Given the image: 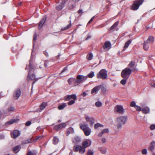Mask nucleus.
Segmentation results:
<instances>
[{
  "label": "nucleus",
  "instance_id": "nucleus-1",
  "mask_svg": "<svg viewBox=\"0 0 155 155\" xmlns=\"http://www.w3.org/2000/svg\"><path fill=\"white\" fill-rule=\"evenodd\" d=\"M127 117L126 116H121L117 117V125L118 129H120L122 125L125 124Z\"/></svg>",
  "mask_w": 155,
  "mask_h": 155
},
{
  "label": "nucleus",
  "instance_id": "nucleus-2",
  "mask_svg": "<svg viewBox=\"0 0 155 155\" xmlns=\"http://www.w3.org/2000/svg\"><path fill=\"white\" fill-rule=\"evenodd\" d=\"M132 69L127 67L123 69L121 72V76L123 78L128 79L132 73Z\"/></svg>",
  "mask_w": 155,
  "mask_h": 155
},
{
  "label": "nucleus",
  "instance_id": "nucleus-3",
  "mask_svg": "<svg viewBox=\"0 0 155 155\" xmlns=\"http://www.w3.org/2000/svg\"><path fill=\"white\" fill-rule=\"evenodd\" d=\"M144 1H145V0H136L134 1L131 7V9L133 11L137 10L139 8L140 6Z\"/></svg>",
  "mask_w": 155,
  "mask_h": 155
},
{
  "label": "nucleus",
  "instance_id": "nucleus-4",
  "mask_svg": "<svg viewBox=\"0 0 155 155\" xmlns=\"http://www.w3.org/2000/svg\"><path fill=\"white\" fill-rule=\"evenodd\" d=\"M80 125V128L82 130L85 135L86 136H88L90 134L91 130L88 127L87 124H81Z\"/></svg>",
  "mask_w": 155,
  "mask_h": 155
},
{
  "label": "nucleus",
  "instance_id": "nucleus-5",
  "mask_svg": "<svg viewBox=\"0 0 155 155\" xmlns=\"http://www.w3.org/2000/svg\"><path fill=\"white\" fill-rule=\"evenodd\" d=\"M107 76V71L104 69L101 70L97 75V78L103 80L106 79Z\"/></svg>",
  "mask_w": 155,
  "mask_h": 155
},
{
  "label": "nucleus",
  "instance_id": "nucleus-6",
  "mask_svg": "<svg viewBox=\"0 0 155 155\" xmlns=\"http://www.w3.org/2000/svg\"><path fill=\"white\" fill-rule=\"evenodd\" d=\"M73 150L74 152H79L81 154H83L85 152L86 150L82 146L77 145L73 147Z\"/></svg>",
  "mask_w": 155,
  "mask_h": 155
},
{
  "label": "nucleus",
  "instance_id": "nucleus-7",
  "mask_svg": "<svg viewBox=\"0 0 155 155\" xmlns=\"http://www.w3.org/2000/svg\"><path fill=\"white\" fill-rule=\"evenodd\" d=\"M114 111L115 113L123 114L124 112V110L122 106L120 105H117L115 107Z\"/></svg>",
  "mask_w": 155,
  "mask_h": 155
},
{
  "label": "nucleus",
  "instance_id": "nucleus-8",
  "mask_svg": "<svg viewBox=\"0 0 155 155\" xmlns=\"http://www.w3.org/2000/svg\"><path fill=\"white\" fill-rule=\"evenodd\" d=\"M21 91L20 88H18L15 90L13 93V97L15 100H18L20 96Z\"/></svg>",
  "mask_w": 155,
  "mask_h": 155
},
{
  "label": "nucleus",
  "instance_id": "nucleus-9",
  "mask_svg": "<svg viewBox=\"0 0 155 155\" xmlns=\"http://www.w3.org/2000/svg\"><path fill=\"white\" fill-rule=\"evenodd\" d=\"M87 78V76H84L80 75H78L77 76L76 79V83L78 84L83 81L86 80Z\"/></svg>",
  "mask_w": 155,
  "mask_h": 155
},
{
  "label": "nucleus",
  "instance_id": "nucleus-10",
  "mask_svg": "<svg viewBox=\"0 0 155 155\" xmlns=\"http://www.w3.org/2000/svg\"><path fill=\"white\" fill-rule=\"evenodd\" d=\"M91 144V141L90 140H87L82 143V146L85 149L90 146Z\"/></svg>",
  "mask_w": 155,
  "mask_h": 155
},
{
  "label": "nucleus",
  "instance_id": "nucleus-11",
  "mask_svg": "<svg viewBox=\"0 0 155 155\" xmlns=\"http://www.w3.org/2000/svg\"><path fill=\"white\" fill-rule=\"evenodd\" d=\"M68 81L70 85H72L73 86H76L78 85V84L76 83V79L74 78H69Z\"/></svg>",
  "mask_w": 155,
  "mask_h": 155
},
{
  "label": "nucleus",
  "instance_id": "nucleus-12",
  "mask_svg": "<svg viewBox=\"0 0 155 155\" xmlns=\"http://www.w3.org/2000/svg\"><path fill=\"white\" fill-rule=\"evenodd\" d=\"M29 66L30 69L29 71L28 75H29L30 74H31V71H34V69L35 67V66L33 64L32 60L31 59H30V60Z\"/></svg>",
  "mask_w": 155,
  "mask_h": 155
},
{
  "label": "nucleus",
  "instance_id": "nucleus-13",
  "mask_svg": "<svg viewBox=\"0 0 155 155\" xmlns=\"http://www.w3.org/2000/svg\"><path fill=\"white\" fill-rule=\"evenodd\" d=\"M66 126V124L65 123H62L55 126L54 128V129L56 130H59L63 127H65Z\"/></svg>",
  "mask_w": 155,
  "mask_h": 155
},
{
  "label": "nucleus",
  "instance_id": "nucleus-14",
  "mask_svg": "<svg viewBox=\"0 0 155 155\" xmlns=\"http://www.w3.org/2000/svg\"><path fill=\"white\" fill-rule=\"evenodd\" d=\"M46 20V17L45 16H43L41 20L39 22L38 27V29H40L41 28L45 22Z\"/></svg>",
  "mask_w": 155,
  "mask_h": 155
},
{
  "label": "nucleus",
  "instance_id": "nucleus-15",
  "mask_svg": "<svg viewBox=\"0 0 155 155\" xmlns=\"http://www.w3.org/2000/svg\"><path fill=\"white\" fill-rule=\"evenodd\" d=\"M72 99L74 100L77 99V96L74 94H72L71 95H68L65 98V100L66 101H68L70 99Z\"/></svg>",
  "mask_w": 155,
  "mask_h": 155
},
{
  "label": "nucleus",
  "instance_id": "nucleus-16",
  "mask_svg": "<svg viewBox=\"0 0 155 155\" xmlns=\"http://www.w3.org/2000/svg\"><path fill=\"white\" fill-rule=\"evenodd\" d=\"M20 135V132L18 130H15L13 132L12 134V137L16 138Z\"/></svg>",
  "mask_w": 155,
  "mask_h": 155
},
{
  "label": "nucleus",
  "instance_id": "nucleus-17",
  "mask_svg": "<svg viewBox=\"0 0 155 155\" xmlns=\"http://www.w3.org/2000/svg\"><path fill=\"white\" fill-rule=\"evenodd\" d=\"M101 86H98L94 87L92 90L91 92V94L94 93L97 94L98 91L100 89Z\"/></svg>",
  "mask_w": 155,
  "mask_h": 155
},
{
  "label": "nucleus",
  "instance_id": "nucleus-18",
  "mask_svg": "<svg viewBox=\"0 0 155 155\" xmlns=\"http://www.w3.org/2000/svg\"><path fill=\"white\" fill-rule=\"evenodd\" d=\"M119 22L118 21H117L115 22L112 26L110 28V31L112 32L115 31L118 25Z\"/></svg>",
  "mask_w": 155,
  "mask_h": 155
},
{
  "label": "nucleus",
  "instance_id": "nucleus-19",
  "mask_svg": "<svg viewBox=\"0 0 155 155\" xmlns=\"http://www.w3.org/2000/svg\"><path fill=\"white\" fill-rule=\"evenodd\" d=\"M28 76H30V78L31 80L34 81L32 84H34L39 78H36L34 74H32L29 75H28Z\"/></svg>",
  "mask_w": 155,
  "mask_h": 155
},
{
  "label": "nucleus",
  "instance_id": "nucleus-20",
  "mask_svg": "<svg viewBox=\"0 0 155 155\" xmlns=\"http://www.w3.org/2000/svg\"><path fill=\"white\" fill-rule=\"evenodd\" d=\"M154 41V38L152 36H150L148 39L145 42L149 44H152Z\"/></svg>",
  "mask_w": 155,
  "mask_h": 155
},
{
  "label": "nucleus",
  "instance_id": "nucleus-21",
  "mask_svg": "<svg viewBox=\"0 0 155 155\" xmlns=\"http://www.w3.org/2000/svg\"><path fill=\"white\" fill-rule=\"evenodd\" d=\"M111 45V44L110 41H106L104 42V45L103 46V47L104 49H105L110 47Z\"/></svg>",
  "mask_w": 155,
  "mask_h": 155
},
{
  "label": "nucleus",
  "instance_id": "nucleus-22",
  "mask_svg": "<svg viewBox=\"0 0 155 155\" xmlns=\"http://www.w3.org/2000/svg\"><path fill=\"white\" fill-rule=\"evenodd\" d=\"M65 2H62L61 5H58L56 7V9L58 11H60L63 8Z\"/></svg>",
  "mask_w": 155,
  "mask_h": 155
},
{
  "label": "nucleus",
  "instance_id": "nucleus-23",
  "mask_svg": "<svg viewBox=\"0 0 155 155\" xmlns=\"http://www.w3.org/2000/svg\"><path fill=\"white\" fill-rule=\"evenodd\" d=\"M74 132V129L71 127L68 128L67 130L66 135L68 136L70 134H73Z\"/></svg>",
  "mask_w": 155,
  "mask_h": 155
},
{
  "label": "nucleus",
  "instance_id": "nucleus-24",
  "mask_svg": "<svg viewBox=\"0 0 155 155\" xmlns=\"http://www.w3.org/2000/svg\"><path fill=\"white\" fill-rule=\"evenodd\" d=\"M20 146L19 145L16 146L12 149V151L14 153H17L20 151Z\"/></svg>",
  "mask_w": 155,
  "mask_h": 155
},
{
  "label": "nucleus",
  "instance_id": "nucleus-25",
  "mask_svg": "<svg viewBox=\"0 0 155 155\" xmlns=\"http://www.w3.org/2000/svg\"><path fill=\"white\" fill-rule=\"evenodd\" d=\"M131 40H129L127 41L125 44V45L122 51H125V50L128 48L129 45L131 43Z\"/></svg>",
  "mask_w": 155,
  "mask_h": 155
},
{
  "label": "nucleus",
  "instance_id": "nucleus-26",
  "mask_svg": "<svg viewBox=\"0 0 155 155\" xmlns=\"http://www.w3.org/2000/svg\"><path fill=\"white\" fill-rule=\"evenodd\" d=\"M19 120L18 119H13L12 120H10L8 122H7L6 123V124H8L9 125L11 124H13L14 123L17 122L18 121H19Z\"/></svg>",
  "mask_w": 155,
  "mask_h": 155
},
{
  "label": "nucleus",
  "instance_id": "nucleus-27",
  "mask_svg": "<svg viewBox=\"0 0 155 155\" xmlns=\"http://www.w3.org/2000/svg\"><path fill=\"white\" fill-rule=\"evenodd\" d=\"M141 110L143 113L147 114L149 112L150 109L149 107H146V108H143Z\"/></svg>",
  "mask_w": 155,
  "mask_h": 155
},
{
  "label": "nucleus",
  "instance_id": "nucleus-28",
  "mask_svg": "<svg viewBox=\"0 0 155 155\" xmlns=\"http://www.w3.org/2000/svg\"><path fill=\"white\" fill-rule=\"evenodd\" d=\"M47 103L45 102H43L40 105V108L41 110H44L47 105Z\"/></svg>",
  "mask_w": 155,
  "mask_h": 155
},
{
  "label": "nucleus",
  "instance_id": "nucleus-29",
  "mask_svg": "<svg viewBox=\"0 0 155 155\" xmlns=\"http://www.w3.org/2000/svg\"><path fill=\"white\" fill-rule=\"evenodd\" d=\"M66 103H63L62 104L59 105L58 107V109L59 110H63L67 106Z\"/></svg>",
  "mask_w": 155,
  "mask_h": 155
},
{
  "label": "nucleus",
  "instance_id": "nucleus-30",
  "mask_svg": "<svg viewBox=\"0 0 155 155\" xmlns=\"http://www.w3.org/2000/svg\"><path fill=\"white\" fill-rule=\"evenodd\" d=\"M81 141V140L79 137L78 136L75 137H74V140H73V143H78L79 142Z\"/></svg>",
  "mask_w": 155,
  "mask_h": 155
},
{
  "label": "nucleus",
  "instance_id": "nucleus-31",
  "mask_svg": "<svg viewBox=\"0 0 155 155\" xmlns=\"http://www.w3.org/2000/svg\"><path fill=\"white\" fill-rule=\"evenodd\" d=\"M148 44H149L146 43L145 41H144L143 43V48L145 50L147 51L148 50L149 48Z\"/></svg>",
  "mask_w": 155,
  "mask_h": 155
},
{
  "label": "nucleus",
  "instance_id": "nucleus-32",
  "mask_svg": "<svg viewBox=\"0 0 155 155\" xmlns=\"http://www.w3.org/2000/svg\"><path fill=\"white\" fill-rule=\"evenodd\" d=\"M93 55L92 53H90L87 55L86 58L88 60H91L92 59Z\"/></svg>",
  "mask_w": 155,
  "mask_h": 155
},
{
  "label": "nucleus",
  "instance_id": "nucleus-33",
  "mask_svg": "<svg viewBox=\"0 0 155 155\" xmlns=\"http://www.w3.org/2000/svg\"><path fill=\"white\" fill-rule=\"evenodd\" d=\"M37 154L35 151H29L27 153V155H36Z\"/></svg>",
  "mask_w": 155,
  "mask_h": 155
},
{
  "label": "nucleus",
  "instance_id": "nucleus-34",
  "mask_svg": "<svg viewBox=\"0 0 155 155\" xmlns=\"http://www.w3.org/2000/svg\"><path fill=\"white\" fill-rule=\"evenodd\" d=\"M103 127V125L98 123L94 125V128L95 129H97L99 127Z\"/></svg>",
  "mask_w": 155,
  "mask_h": 155
},
{
  "label": "nucleus",
  "instance_id": "nucleus-35",
  "mask_svg": "<svg viewBox=\"0 0 155 155\" xmlns=\"http://www.w3.org/2000/svg\"><path fill=\"white\" fill-rule=\"evenodd\" d=\"M59 141V139L56 137H54L53 140V143L54 144H56L58 143Z\"/></svg>",
  "mask_w": 155,
  "mask_h": 155
},
{
  "label": "nucleus",
  "instance_id": "nucleus-36",
  "mask_svg": "<svg viewBox=\"0 0 155 155\" xmlns=\"http://www.w3.org/2000/svg\"><path fill=\"white\" fill-rule=\"evenodd\" d=\"M99 150L102 154H105L106 152V149L102 147L99 148Z\"/></svg>",
  "mask_w": 155,
  "mask_h": 155
},
{
  "label": "nucleus",
  "instance_id": "nucleus-37",
  "mask_svg": "<svg viewBox=\"0 0 155 155\" xmlns=\"http://www.w3.org/2000/svg\"><path fill=\"white\" fill-rule=\"evenodd\" d=\"M135 65V62L133 61L130 62L128 66L131 68H133Z\"/></svg>",
  "mask_w": 155,
  "mask_h": 155
},
{
  "label": "nucleus",
  "instance_id": "nucleus-38",
  "mask_svg": "<svg viewBox=\"0 0 155 155\" xmlns=\"http://www.w3.org/2000/svg\"><path fill=\"white\" fill-rule=\"evenodd\" d=\"M95 105L97 107H100L102 106V103L100 101H98L95 103Z\"/></svg>",
  "mask_w": 155,
  "mask_h": 155
},
{
  "label": "nucleus",
  "instance_id": "nucleus-39",
  "mask_svg": "<svg viewBox=\"0 0 155 155\" xmlns=\"http://www.w3.org/2000/svg\"><path fill=\"white\" fill-rule=\"evenodd\" d=\"M71 26V23L69 24L66 27L63 28L61 29V30L63 31L68 29Z\"/></svg>",
  "mask_w": 155,
  "mask_h": 155
},
{
  "label": "nucleus",
  "instance_id": "nucleus-40",
  "mask_svg": "<svg viewBox=\"0 0 155 155\" xmlns=\"http://www.w3.org/2000/svg\"><path fill=\"white\" fill-rule=\"evenodd\" d=\"M127 79H128L123 78V79L120 82V83L122 85H124L126 83L127 80Z\"/></svg>",
  "mask_w": 155,
  "mask_h": 155
},
{
  "label": "nucleus",
  "instance_id": "nucleus-41",
  "mask_svg": "<svg viewBox=\"0 0 155 155\" xmlns=\"http://www.w3.org/2000/svg\"><path fill=\"white\" fill-rule=\"evenodd\" d=\"M88 77L89 78H91L93 77L94 76V73L93 71L91 72L90 73H89L88 75Z\"/></svg>",
  "mask_w": 155,
  "mask_h": 155
},
{
  "label": "nucleus",
  "instance_id": "nucleus-42",
  "mask_svg": "<svg viewBox=\"0 0 155 155\" xmlns=\"http://www.w3.org/2000/svg\"><path fill=\"white\" fill-rule=\"evenodd\" d=\"M142 153L143 155H147V150L146 149H143L142 150Z\"/></svg>",
  "mask_w": 155,
  "mask_h": 155
},
{
  "label": "nucleus",
  "instance_id": "nucleus-43",
  "mask_svg": "<svg viewBox=\"0 0 155 155\" xmlns=\"http://www.w3.org/2000/svg\"><path fill=\"white\" fill-rule=\"evenodd\" d=\"M94 153L91 150H88L87 155H94Z\"/></svg>",
  "mask_w": 155,
  "mask_h": 155
},
{
  "label": "nucleus",
  "instance_id": "nucleus-44",
  "mask_svg": "<svg viewBox=\"0 0 155 155\" xmlns=\"http://www.w3.org/2000/svg\"><path fill=\"white\" fill-rule=\"evenodd\" d=\"M94 121L95 120L94 118H93V119H92L90 121V125L92 127L94 123Z\"/></svg>",
  "mask_w": 155,
  "mask_h": 155
},
{
  "label": "nucleus",
  "instance_id": "nucleus-45",
  "mask_svg": "<svg viewBox=\"0 0 155 155\" xmlns=\"http://www.w3.org/2000/svg\"><path fill=\"white\" fill-rule=\"evenodd\" d=\"M37 37V34L36 33H35L33 36V46H34L35 45V43H34V41H35L36 40Z\"/></svg>",
  "mask_w": 155,
  "mask_h": 155
},
{
  "label": "nucleus",
  "instance_id": "nucleus-46",
  "mask_svg": "<svg viewBox=\"0 0 155 155\" xmlns=\"http://www.w3.org/2000/svg\"><path fill=\"white\" fill-rule=\"evenodd\" d=\"M93 118L92 117H90L88 116H85V119L87 121H90Z\"/></svg>",
  "mask_w": 155,
  "mask_h": 155
},
{
  "label": "nucleus",
  "instance_id": "nucleus-47",
  "mask_svg": "<svg viewBox=\"0 0 155 155\" xmlns=\"http://www.w3.org/2000/svg\"><path fill=\"white\" fill-rule=\"evenodd\" d=\"M15 107H11L8 108V112H11L15 110Z\"/></svg>",
  "mask_w": 155,
  "mask_h": 155
},
{
  "label": "nucleus",
  "instance_id": "nucleus-48",
  "mask_svg": "<svg viewBox=\"0 0 155 155\" xmlns=\"http://www.w3.org/2000/svg\"><path fill=\"white\" fill-rule=\"evenodd\" d=\"M130 106L132 107H135L136 106L135 102L134 101H131L130 103Z\"/></svg>",
  "mask_w": 155,
  "mask_h": 155
},
{
  "label": "nucleus",
  "instance_id": "nucleus-49",
  "mask_svg": "<svg viewBox=\"0 0 155 155\" xmlns=\"http://www.w3.org/2000/svg\"><path fill=\"white\" fill-rule=\"evenodd\" d=\"M134 107L135 108L136 110L137 111H140L142 110L141 107H140L139 106H138L136 105Z\"/></svg>",
  "mask_w": 155,
  "mask_h": 155
},
{
  "label": "nucleus",
  "instance_id": "nucleus-50",
  "mask_svg": "<svg viewBox=\"0 0 155 155\" xmlns=\"http://www.w3.org/2000/svg\"><path fill=\"white\" fill-rule=\"evenodd\" d=\"M75 100H72L68 102V104L69 105H71L72 104H74L75 103Z\"/></svg>",
  "mask_w": 155,
  "mask_h": 155
},
{
  "label": "nucleus",
  "instance_id": "nucleus-51",
  "mask_svg": "<svg viewBox=\"0 0 155 155\" xmlns=\"http://www.w3.org/2000/svg\"><path fill=\"white\" fill-rule=\"evenodd\" d=\"M87 94V93L85 92L84 91L82 92L81 94V95L83 96L84 97H86Z\"/></svg>",
  "mask_w": 155,
  "mask_h": 155
},
{
  "label": "nucleus",
  "instance_id": "nucleus-52",
  "mask_svg": "<svg viewBox=\"0 0 155 155\" xmlns=\"http://www.w3.org/2000/svg\"><path fill=\"white\" fill-rule=\"evenodd\" d=\"M68 69V67H65L64 69H63L62 71H61V72L60 73V75L62 74L65 71L67 70Z\"/></svg>",
  "mask_w": 155,
  "mask_h": 155
},
{
  "label": "nucleus",
  "instance_id": "nucleus-53",
  "mask_svg": "<svg viewBox=\"0 0 155 155\" xmlns=\"http://www.w3.org/2000/svg\"><path fill=\"white\" fill-rule=\"evenodd\" d=\"M31 124V121H27L25 124V126H30Z\"/></svg>",
  "mask_w": 155,
  "mask_h": 155
},
{
  "label": "nucleus",
  "instance_id": "nucleus-54",
  "mask_svg": "<svg viewBox=\"0 0 155 155\" xmlns=\"http://www.w3.org/2000/svg\"><path fill=\"white\" fill-rule=\"evenodd\" d=\"M150 128L151 130H154L155 129V125L152 124L150 125Z\"/></svg>",
  "mask_w": 155,
  "mask_h": 155
},
{
  "label": "nucleus",
  "instance_id": "nucleus-55",
  "mask_svg": "<svg viewBox=\"0 0 155 155\" xmlns=\"http://www.w3.org/2000/svg\"><path fill=\"white\" fill-rule=\"evenodd\" d=\"M48 60H45L44 62V65L45 68H46L47 66V64L48 63Z\"/></svg>",
  "mask_w": 155,
  "mask_h": 155
},
{
  "label": "nucleus",
  "instance_id": "nucleus-56",
  "mask_svg": "<svg viewBox=\"0 0 155 155\" xmlns=\"http://www.w3.org/2000/svg\"><path fill=\"white\" fill-rule=\"evenodd\" d=\"M102 131L103 133H108L109 132V130L108 129L106 128L104 129Z\"/></svg>",
  "mask_w": 155,
  "mask_h": 155
},
{
  "label": "nucleus",
  "instance_id": "nucleus-57",
  "mask_svg": "<svg viewBox=\"0 0 155 155\" xmlns=\"http://www.w3.org/2000/svg\"><path fill=\"white\" fill-rule=\"evenodd\" d=\"M150 145L151 146L154 147L155 146V141H153L150 143Z\"/></svg>",
  "mask_w": 155,
  "mask_h": 155
},
{
  "label": "nucleus",
  "instance_id": "nucleus-58",
  "mask_svg": "<svg viewBox=\"0 0 155 155\" xmlns=\"http://www.w3.org/2000/svg\"><path fill=\"white\" fill-rule=\"evenodd\" d=\"M43 137V136H37L36 137V138L35 139V140L36 141L38 140H40Z\"/></svg>",
  "mask_w": 155,
  "mask_h": 155
},
{
  "label": "nucleus",
  "instance_id": "nucleus-59",
  "mask_svg": "<svg viewBox=\"0 0 155 155\" xmlns=\"http://www.w3.org/2000/svg\"><path fill=\"white\" fill-rule=\"evenodd\" d=\"M154 149V147L152 146L151 145L148 148V149L149 150H150L151 151L153 150Z\"/></svg>",
  "mask_w": 155,
  "mask_h": 155
},
{
  "label": "nucleus",
  "instance_id": "nucleus-60",
  "mask_svg": "<svg viewBox=\"0 0 155 155\" xmlns=\"http://www.w3.org/2000/svg\"><path fill=\"white\" fill-rule=\"evenodd\" d=\"M94 16H93L91 18L90 20L88 22L87 25L90 24L93 21L94 19Z\"/></svg>",
  "mask_w": 155,
  "mask_h": 155
},
{
  "label": "nucleus",
  "instance_id": "nucleus-61",
  "mask_svg": "<svg viewBox=\"0 0 155 155\" xmlns=\"http://www.w3.org/2000/svg\"><path fill=\"white\" fill-rule=\"evenodd\" d=\"M94 16H93L91 18L90 20L88 22L87 25L90 24L93 21L94 19Z\"/></svg>",
  "mask_w": 155,
  "mask_h": 155
},
{
  "label": "nucleus",
  "instance_id": "nucleus-62",
  "mask_svg": "<svg viewBox=\"0 0 155 155\" xmlns=\"http://www.w3.org/2000/svg\"><path fill=\"white\" fill-rule=\"evenodd\" d=\"M94 16H93L91 18L90 20L88 22L87 25L90 24L93 21L94 19Z\"/></svg>",
  "mask_w": 155,
  "mask_h": 155
},
{
  "label": "nucleus",
  "instance_id": "nucleus-63",
  "mask_svg": "<svg viewBox=\"0 0 155 155\" xmlns=\"http://www.w3.org/2000/svg\"><path fill=\"white\" fill-rule=\"evenodd\" d=\"M101 141L102 143H105L106 142V139L104 138H103L101 140Z\"/></svg>",
  "mask_w": 155,
  "mask_h": 155
},
{
  "label": "nucleus",
  "instance_id": "nucleus-64",
  "mask_svg": "<svg viewBox=\"0 0 155 155\" xmlns=\"http://www.w3.org/2000/svg\"><path fill=\"white\" fill-rule=\"evenodd\" d=\"M43 53L45 54V56H48V53L46 51H44L43 52Z\"/></svg>",
  "mask_w": 155,
  "mask_h": 155
}]
</instances>
